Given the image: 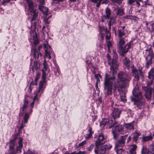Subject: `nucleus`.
<instances>
[{
  "label": "nucleus",
  "mask_w": 154,
  "mask_h": 154,
  "mask_svg": "<svg viewBox=\"0 0 154 154\" xmlns=\"http://www.w3.org/2000/svg\"><path fill=\"white\" fill-rule=\"evenodd\" d=\"M148 78L146 86H143L142 89L145 92L146 98L149 100L151 99L152 92H154V85H152V87L150 86L152 85L154 80V68H152L149 72Z\"/></svg>",
  "instance_id": "obj_1"
},
{
  "label": "nucleus",
  "mask_w": 154,
  "mask_h": 154,
  "mask_svg": "<svg viewBox=\"0 0 154 154\" xmlns=\"http://www.w3.org/2000/svg\"><path fill=\"white\" fill-rule=\"evenodd\" d=\"M114 78V88H116L121 87L124 88L126 84L129 82L131 79V76L128 74L122 71L118 73L117 80Z\"/></svg>",
  "instance_id": "obj_2"
},
{
  "label": "nucleus",
  "mask_w": 154,
  "mask_h": 154,
  "mask_svg": "<svg viewBox=\"0 0 154 154\" xmlns=\"http://www.w3.org/2000/svg\"><path fill=\"white\" fill-rule=\"evenodd\" d=\"M132 93L135 98L131 97V100L132 101L134 102V104L135 105V107H137L140 109H142L144 106L145 100L141 92L138 91V87L133 89Z\"/></svg>",
  "instance_id": "obj_3"
},
{
  "label": "nucleus",
  "mask_w": 154,
  "mask_h": 154,
  "mask_svg": "<svg viewBox=\"0 0 154 154\" xmlns=\"http://www.w3.org/2000/svg\"><path fill=\"white\" fill-rule=\"evenodd\" d=\"M114 77H109L107 74H105V79L104 82V89L107 95L112 94V85H114Z\"/></svg>",
  "instance_id": "obj_4"
},
{
  "label": "nucleus",
  "mask_w": 154,
  "mask_h": 154,
  "mask_svg": "<svg viewBox=\"0 0 154 154\" xmlns=\"http://www.w3.org/2000/svg\"><path fill=\"white\" fill-rule=\"evenodd\" d=\"M145 59L146 63L145 66L147 68L149 67L150 65L152 63V60L154 58V54L151 48L145 50Z\"/></svg>",
  "instance_id": "obj_5"
},
{
  "label": "nucleus",
  "mask_w": 154,
  "mask_h": 154,
  "mask_svg": "<svg viewBox=\"0 0 154 154\" xmlns=\"http://www.w3.org/2000/svg\"><path fill=\"white\" fill-rule=\"evenodd\" d=\"M107 57L108 59V63L110 66L111 71L112 74H114L118 69L119 66L117 60L114 58L111 60L110 56L108 54L107 55Z\"/></svg>",
  "instance_id": "obj_6"
},
{
  "label": "nucleus",
  "mask_w": 154,
  "mask_h": 154,
  "mask_svg": "<svg viewBox=\"0 0 154 154\" xmlns=\"http://www.w3.org/2000/svg\"><path fill=\"white\" fill-rule=\"evenodd\" d=\"M28 6V8L30 14L32 16V22L35 20L38 16V11L35 8L31 0H26Z\"/></svg>",
  "instance_id": "obj_7"
},
{
  "label": "nucleus",
  "mask_w": 154,
  "mask_h": 154,
  "mask_svg": "<svg viewBox=\"0 0 154 154\" xmlns=\"http://www.w3.org/2000/svg\"><path fill=\"white\" fill-rule=\"evenodd\" d=\"M132 73L133 76L135 80L137 81L139 80L140 77L142 79L143 78L144 75L142 71L141 70H138L136 68L133 66L131 69Z\"/></svg>",
  "instance_id": "obj_8"
},
{
  "label": "nucleus",
  "mask_w": 154,
  "mask_h": 154,
  "mask_svg": "<svg viewBox=\"0 0 154 154\" xmlns=\"http://www.w3.org/2000/svg\"><path fill=\"white\" fill-rule=\"evenodd\" d=\"M44 49L45 51L46 57H48L49 59H51L52 57L55 58V55L54 53L52 51L50 46L48 45L45 44Z\"/></svg>",
  "instance_id": "obj_9"
},
{
  "label": "nucleus",
  "mask_w": 154,
  "mask_h": 154,
  "mask_svg": "<svg viewBox=\"0 0 154 154\" xmlns=\"http://www.w3.org/2000/svg\"><path fill=\"white\" fill-rule=\"evenodd\" d=\"M131 46L130 43H127L124 47L122 46L118 47L119 52L120 54L124 56L125 54L127 53Z\"/></svg>",
  "instance_id": "obj_10"
},
{
  "label": "nucleus",
  "mask_w": 154,
  "mask_h": 154,
  "mask_svg": "<svg viewBox=\"0 0 154 154\" xmlns=\"http://www.w3.org/2000/svg\"><path fill=\"white\" fill-rule=\"evenodd\" d=\"M115 90H118L119 94L120 95V99L121 101L125 103L127 100L125 96V89L122 88L121 87L119 88H114Z\"/></svg>",
  "instance_id": "obj_11"
},
{
  "label": "nucleus",
  "mask_w": 154,
  "mask_h": 154,
  "mask_svg": "<svg viewBox=\"0 0 154 154\" xmlns=\"http://www.w3.org/2000/svg\"><path fill=\"white\" fill-rule=\"evenodd\" d=\"M128 135L121 136L119 140H118L115 144V148H118L123 146L125 144V141Z\"/></svg>",
  "instance_id": "obj_12"
},
{
  "label": "nucleus",
  "mask_w": 154,
  "mask_h": 154,
  "mask_svg": "<svg viewBox=\"0 0 154 154\" xmlns=\"http://www.w3.org/2000/svg\"><path fill=\"white\" fill-rule=\"evenodd\" d=\"M112 147V145L109 144L101 146L99 150H97V154H104L106 152V149H110Z\"/></svg>",
  "instance_id": "obj_13"
},
{
  "label": "nucleus",
  "mask_w": 154,
  "mask_h": 154,
  "mask_svg": "<svg viewBox=\"0 0 154 154\" xmlns=\"http://www.w3.org/2000/svg\"><path fill=\"white\" fill-rule=\"evenodd\" d=\"M105 142L103 134L101 132L99 134L98 139L97 140V147L98 146L103 145L105 143Z\"/></svg>",
  "instance_id": "obj_14"
},
{
  "label": "nucleus",
  "mask_w": 154,
  "mask_h": 154,
  "mask_svg": "<svg viewBox=\"0 0 154 154\" xmlns=\"http://www.w3.org/2000/svg\"><path fill=\"white\" fill-rule=\"evenodd\" d=\"M32 108H30L29 110L24 115L23 119L22 122H23L24 124H26L27 122L28 119L32 114Z\"/></svg>",
  "instance_id": "obj_15"
},
{
  "label": "nucleus",
  "mask_w": 154,
  "mask_h": 154,
  "mask_svg": "<svg viewBox=\"0 0 154 154\" xmlns=\"http://www.w3.org/2000/svg\"><path fill=\"white\" fill-rule=\"evenodd\" d=\"M125 28V26H123L122 27L119 28L118 30V37H122L123 36L125 35L126 30Z\"/></svg>",
  "instance_id": "obj_16"
},
{
  "label": "nucleus",
  "mask_w": 154,
  "mask_h": 154,
  "mask_svg": "<svg viewBox=\"0 0 154 154\" xmlns=\"http://www.w3.org/2000/svg\"><path fill=\"white\" fill-rule=\"evenodd\" d=\"M121 113V110L120 109L117 108H114L112 113V116L115 119L119 117Z\"/></svg>",
  "instance_id": "obj_17"
},
{
  "label": "nucleus",
  "mask_w": 154,
  "mask_h": 154,
  "mask_svg": "<svg viewBox=\"0 0 154 154\" xmlns=\"http://www.w3.org/2000/svg\"><path fill=\"white\" fill-rule=\"evenodd\" d=\"M38 9L46 16L48 15V8H47L45 7L42 5H40L39 6Z\"/></svg>",
  "instance_id": "obj_18"
},
{
  "label": "nucleus",
  "mask_w": 154,
  "mask_h": 154,
  "mask_svg": "<svg viewBox=\"0 0 154 154\" xmlns=\"http://www.w3.org/2000/svg\"><path fill=\"white\" fill-rule=\"evenodd\" d=\"M99 32L100 34V38L101 39H103L104 38L103 32L105 31L106 32V30H107L106 27L104 26H100L99 27Z\"/></svg>",
  "instance_id": "obj_19"
},
{
  "label": "nucleus",
  "mask_w": 154,
  "mask_h": 154,
  "mask_svg": "<svg viewBox=\"0 0 154 154\" xmlns=\"http://www.w3.org/2000/svg\"><path fill=\"white\" fill-rule=\"evenodd\" d=\"M22 139L21 138H20L19 139V140L18 141V146H17V148H16V151L15 150H12V151H15L16 153V152L17 151V152L19 153H20L21 152V149H22Z\"/></svg>",
  "instance_id": "obj_20"
},
{
  "label": "nucleus",
  "mask_w": 154,
  "mask_h": 154,
  "mask_svg": "<svg viewBox=\"0 0 154 154\" xmlns=\"http://www.w3.org/2000/svg\"><path fill=\"white\" fill-rule=\"evenodd\" d=\"M29 103V100L26 98H25L23 100V107L21 108L22 111L23 112L26 111L28 104Z\"/></svg>",
  "instance_id": "obj_21"
},
{
  "label": "nucleus",
  "mask_w": 154,
  "mask_h": 154,
  "mask_svg": "<svg viewBox=\"0 0 154 154\" xmlns=\"http://www.w3.org/2000/svg\"><path fill=\"white\" fill-rule=\"evenodd\" d=\"M133 123V122L130 123H125L124 126L127 130H133L134 129Z\"/></svg>",
  "instance_id": "obj_22"
},
{
  "label": "nucleus",
  "mask_w": 154,
  "mask_h": 154,
  "mask_svg": "<svg viewBox=\"0 0 154 154\" xmlns=\"http://www.w3.org/2000/svg\"><path fill=\"white\" fill-rule=\"evenodd\" d=\"M42 93L43 92H42L41 91H39V90L35 92L34 94V100H36L38 101Z\"/></svg>",
  "instance_id": "obj_23"
},
{
  "label": "nucleus",
  "mask_w": 154,
  "mask_h": 154,
  "mask_svg": "<svg viewBox=\"0 0 154 154\" xmlns=\"http://www.w3.org/2000/svg\"><path fill=\"white\" fill-rule=\"evenodd\" d=\"M40 66V64L39 62L37 61H35L34 63V65L32 66V69L33 72H35V69L36 70L38 69Z\"/></svg>",
  "instance_id": "obj_24"
},
{
  "label": "nucleus",
  "mask_w": 154,
  "mask_h": 154,
  "mask_svg": "<svg viewBox=\"0 0 154 154\" xmlns=\"http://www.w3.org/2000/svg\"><path fill=\"white\" fill-rule=\"evenodd\" d=\"M30 35L31 37V38H33L34 44L37 45L38 44V41L36 36H35L34 31L30 32Z\"/></svg>",
  "instance_id": "obj_25"
},
{
  "label": "nucleus",
  "mask_w": 154,
  "mask_h": 154,
  "mask_svg": "<svg viewBox=\"0 0 154 154\" xmlns=\"http://www.w3.org/2000/svg\"><path fill=\"white\" fill-rule=\"evenodd\" d=\"M109 122V120L107 119H104L102 120L100 122V126L103 127L105 126L108 124Z\"/></svg>",
  "instance_id": "obj_26"
},
{
  "label": "nucleus",
  "mask_w": 154,
  "mask_h": 154,
  "mask_svg": "<svg viewBox=\"0 0 154 154\" xmlns=\"http://www.w3.org/2000/svg\"><path fill=\"white\" fill-rule=\"evenodd\" d=\"M123 62L125 65L128 69H129L130 66V60L129 59L125 57L123 60Z\"/></svg>",
  "instance_id": "obj_27"
},
{
  "label": "nucleus",
  "mask_w": 154,
  "mask_h": 154,
  "mask_svg": "<svg viewBox=\"0 0 154 154\" xmlns=\"http://www.w3.org/2000/svg\"><path fill=\"white\" fill-rule=\"evenodd\" d=\"M89 133L86 134L85 136V138L86 140L89 139L90 138L93 134V132L92 131V129L91 128H90L88 130Z\"/></svg>",
  "instance_id": "obj_28"
},
{
  "label": "nucleus",
  "mask_w": 154,
  "mask_h": 154,
  "mask_svg": "<svg viewBox=\"0 0 154 154\" xmlns=\"http://www.w3.org/2000/svg\"><path fill=\"white\" fill-rule=\"evenodd\" d=\"M109 0H97V7H99L101 4H107Z\"/></svg>",
  "instance_id": "obj_29"
},
{
  "label": "nucleus",
  "mask_w": 154,
  "mask_h": 154,
  "mask_svg": "<svg viewBox=\"0 0 154 154\" xmlns=\"http://www.w3.org/2000/svg\"><path fill=\"white\" fill-rule=\"evenodd\" d=\"M33 55L34 57L35 58H37V60L38 59L39 56H42V54L40 52H38L37 50L35 49L33 50Z\"/></svg>",
  "instance_id": "obj_30"
},
{
  "label": "nucleus",
  "mask_w": 154,
  "mask_h": 154,
  "mask_svg": "<svg viewBox=\"0 0 154 154\" xmlns=\"http://www.w3.org/2000/svg\"><path fill=\"white\" fill-rule=\"evenodd\" d=\"M45 82H44L43 81H41L40 82L38 90L39 91H41L42 92H43L45 88L44 84Z\"/></svg>",
  "instance_id": "obj_31"
},
{
  "label": "nucleus",
  "mask_w": 154,
  "mask_h": 154,
  "mask_svg": "<svg viewBox=\"0 0 154 154\" xmlns=\"http://www.w3.org/2000/svg\"><path fill=\"white\" fill-rule=\"evenodd\" d=\"M55 66L54 68V74L57 76H58L60 74V70L59 69V66L55 63Z\"/></svg>",
  "instance_id": "obj_32"
},
{
  "label": "nucleus",
  "mask_w": 154,
  "mask_h": 154,
  "mask_svg": "<svg viewBox=\"0 0 154 154\" xmlns=\"http://www.w3.org/2000/svg\"><path fill=\"white\" fill-rule=\"evenodd\" d=\"M124 128L123 126L122 125H118L115 127V130L116 131L120 132L122 131Z\"/></svg>",
  "instance_id": "obj_33"
},
{
  "label": "nucleus",
  "mask_w": 154,
  "mask_h": 154,
  "mask_svg": "<svg viewBox=\"0 0 154 154\" xmlns=\"http://www.w3.org/2000/svg\"><path fill=\"white\" fill-rule=\"evenodd\" d=\"M119 38V43L118 44V47L122 46L125 44V38L123 37H118Z\"/></svg>",
  "instance_id": "obj_34"
},
{
  "label": "nucleus",
  "mask_w": 154,
  "mask_h": 154,
  "mask_svg": "<svg viewBox=\"0 0 154 154\" xmlns=\"http://www.w3.org/2000/svg\"><path fill=\"white\" fill-rule=\"evenodd\" d=\"M15 144V139H13V140H11L9 143V148L10 150H12L14 148Z\"/></svg>",
  "instance_id": "obj_35"
},
{
  "label": "nucleus",
  "mask_w": 154,
  "mask_h": 154,
  "mask_svg": "<svg viewBox=\"0 0 154 154\" xmlns=\"http://www.w3.org/2000/svg\"><path fill=\"white\" fill-rule=\"evenodd\" d=\"M140 135V134L137 132H136L133 134V137L134 141L136 142H137L139 138V137Z\"/></svg>",
  "instance_id": "obj_36"
},
{
  "label": "nucleus",
  "mask_w": 154,
  "mask_h": 154,
  "mask_svg": "<svg viewBox=\"0 0 154 154\" xmlns=\"http://www.w3.org/2000/svg\"><path fill=\"white\" fill-rule=\"evenodd\" d=\"M105 13L106 14L105 17L108 19L109 18L111 14L110 9L107 8L105 10Z\"/></svg>",
  "instance_id": "obj_37"
},
{
  "label": "nucleus",
  "mask_w": 154,
  "mask_h": 154,
  "mask_svg": "<svg viewBox=\"0 0 154 154\" xmlns=\"http://www.w3.org/2000/svg\"><path fill=\"white\" fill-rule=\"evenodd\" d=\"M124 13L123 9L120 8H118L116 14L117 15L122 16L124 14Z\"/></svg>",
  "instance_id": "obj_38"
},
{
  "label": "nucleus",
  "mask_w": 154,
  "mask_h": 154,
  "mask_svg": "<svg viewBox=\"0 0 154 154\" xmlns=\"http://www.w3.org/2000/svg\"><path fill=\"white\" fill-rule=\"evenodd\" d=\"M107 45L108 48V51L109 53H110L111 51V50L112 49V43L110 41H107Z\"/></svg>",
  "instance_id": "obj_39"
},
{
  "label": "nucleus",
  "mask_w": 154,
  "mask_h": 154,
  "mask_svg": "<svg viewBox=\"0 0 154 154\" xmlns=\"http://www.w3.org/2000/svg\"><path fill=\"white\" fill-rule=\"evenodd\" d=\"M141 152L142 154H149V151L146 147L143 146Z\"/></svg>",
  "instance_id": "obj_40"
},
{
  "label": "nucleus",
  "mask_w": 154,
  "mask_h": 154,
  "mask_svg": "<svg viewBox=\"0 0 154 154\" xmlns=\"http://www.w3.org/2000/svg\"><path fill=\"white\" fill-rule=\"evenodd\" d=\"M122 0H111V1L114 5H119L122 3Z\"/></svg>",
  "instance_id": "obj_41"
},
{
  "label": "nucleus",
  "mask_w": 154,
  "mask_h": 154,
  "mask_svg": "<svg viewBox=\"0 0 154 154\" xmlns=\"http://www.w3.org/2000/svg\"><path fill=\"white\" fill-rule=\"evenodd\" d=\"M152 137L151 136L144 137L142 138V140L144 141H147L151 140Z\"/></svg>",
  "instance_id": "obj_42"
},
{
  "label": "nucleus",
  "mask_w": 154,
  "mask_h": 154,
  "mask_svg": "<svg viewBox=\"0 0 154 154\" xmlns=\"http://www.w3.org/2000/svg\"><path fill=\"white\" fill-rule=\"evenodd\" d=\"M116 131L112 129V133L113 135V138L115 139H116L119 136V134Z\"/></svg>",
  "instance_id": "obj_43"
},
{
  "label": "nucleus",
  "mask_w": 154,
  "mask_h": 154,
  "mask_svg": "<svg viewBox=\"0 0 154 154\" xmlns=\"http://www.w3.org/2000/svg\"><path fill=\"white\" fill-rule=\"evenodd\" d=\"M116 152L117 154H125V152L124 149L120 148L116 150Z\"/></svg>",
  "instance_id": "obj_44"
},
{
  "label": "nucleus",
  "mask_w": 154,
  "mask_h": 154,
  "mask_svg": "<svg viewBox=\"0 0 154 154\" xmlns=\"http://www.w3.org/2000/svg\"><path fill=\"white\" fill-rule=\"evenodd\" d=\"M105 33L106 34V39L107 41L109 40L111 38V34L109 31L108 30H106Z\"/></svg>",
  "instance_id": "obj_45"
},
{
  "label": "nucleus",
  "mask_w": 154,
  "mask_h": 154,
  "mask_svg": "<svg viewBox=\"0 0 154 154\" xmlns=\"http://www.w3.org/2000/svg\"><path fill=\"white\" fill-rule=\"evenodd\" d=\"M137 148V146L136 145H133L132 146V147L129 150L130 153H132L136 152V149Z\"/></svg>",
  "instance_id": "obj_46"
},
{
  "label": "nucleus",
  "mask_w": 154,
  "mask_h": 154,
  "mask_svg": "<svg viewBox=\"0 0 154 154\" xmlns=\"http://www.w3.org/2000/svg\"><path fill=\"white\" fill-rule=\"evenodd\" d=\"M51 17V16H49L48 17H46L43 19V22L46 24H49L50 21L48 20L49 18Z\"/></svg>",
  "instance_id": "obj_47"
},
{
  "label": "nucleus",
  "mask_w": 154,
  "mask_h": 154,
  "mask_svg": "<svg viewBox=\"0 0 154 154\" xmlns=\"http://www.w3.org/2000/svg\"><path fill=\"white\" fill-rule=\"evenodd\" d=\"M96 69L95 67L94 66H92L91 67V70L93 74L94 75V77L95 78H96Z\"/></svg>",
  "instance_id": "obj_48"
},
{
  "label": "nucleus",
  "mask_w": 154,
  "mask_h": 154,
  "mask_svg": "<svg viewBox=\"0 0 154 154\" xmlns=\"http://www.w3.org/2000/svg\"><path fill=\"white\" fill-rule=\"evenodd\" d=\"M42 81H44V82H46V74L44 71V70L42 69Z\"/></svg>",
  "instance_id": "obj_49"
},
{
  "label": "nucleus",
  "mask_w": 154,
  "mask_h": 154,
  "mask_svg": "<svg viewBox=\"0 0 154 154\" xmlns=\"http://www.w3.org/2000/svg\"><path fill=\"white\" fill-rule=\"evenodd\" d=\"M135 3L134 0H127V4L128 5H133Z\"/></svg>",
  "instance_id": "obj_50"
},
{
  "label": "nucleus",
  "mask_w": 154,
  "mask_h": 154,
  "mask_svg": "<svg viewBox=\"0 0 154 154\" xmlns=\"http://www.w3.org/2000/svg\"><path fill=\"white\" fill-rule=\"evenodd\" d=\"M40 73H39V72L37 73L35 75V82H37L38 81V79L40 77Z\"/></svg>",
  "instance_id": "obj_51"
},
{
  "label": "nucleus",
  "mask_w": 154,
  "mask_h": 154,
  "mask_svg": "<svg viewBox=\"0 0 154 154\" xmlns=\"http://www.w3.org/2000/svg\"><path fill=\"white\" fill-rule=\"evenodd\" d=\"M109 123H110V125L109 126V128H110L112 127L115 124L114 122V121L112 120H111L109 121Z\"/></svg>",
  "instance_id": "obj_52"
},
{
  "label": "nucleus",
  "mask_w": 154,
  "mask_h": 154,
  "mask_svg": "<svg viewBox=\"0 0 154 154\" xmlns=\"http://www.w3.org/2000/svg\"><path fill=\"white\" fill-rule=\"evenodd\" d=\"M112 52L113 57H114V58L116 59V58L117 57V53H116V51L115 50H114V49H113L112 51Z\"/></svg>",
  "instance_id": "obj_53"
},
{
  "label": "nucleus",
  "mask_w": 154,
  "mask_h": 154,
  "mask_svg": "<svg viewBox=\"0 0 154 154\" xmlns=\"http://www.w3.org/2000/svg\"><path fill=\"white\" fill-rule=\"evenodd\" d=\"M110 20H109V22L112 23H114V22L115 21V18L113 16H110Z\"/></svg>",
  "instance_id": "obj_54"
},
{
  "label": "nucleus",
  "mask_w": 154,
  "mask_h": 154,
  "mask_svg": "<svg viewBox=\"0 0 154 154\" xmlns=\"http://www.w3.org/2000/svg\"><path fill=\"white\" fill-rule=\"evenodd\" d=\"M135 2H136L137 5V7H139L140 6V2H142V0H134Z\"/></svg>",
  "instance_id": "obj_55"
},
{
  "label": "nucleus",
  "mask_w": 154,
  "mask_h": 154,
  "mask_svg": "<svg viewBox=\"0 0 154 154\" xmlns=\"http://www.w3.org/2000/svg\"><path fill=\"white\" fill-rule=\"evenodd\" d=\"M44 68L46 70H47L48 69V65H47L46 63V61L45 60H44V62L43 63Z\"/></svg>",
  "instance_id": "obj_56"
},
{
  "label": "nucleus",
  "mask_w": 154,
  "mask_h": 154,
  "mask_svg": "<svg viewBox=\"0 0 154 154\" xmlns=\"http://www.w3.org/2000/svg\"><path fill=\"white\" fill-rule=\"evenodd\" d=\"M11 0H3L2 2V4L3 5H6V3H9L10 2Z\"/></svg>",
  "instance_id": "obj_57"
},
{
  "label": "nucleus",
  "mask_w": 154,
  "mask_h": 154,
  "mask_svg": "<svg viewBox=\"0 0 154 154\" xmlns=\"http://www.w3.org/2000/svg\"><path fill=\"white\" fill-rule=\"evenodd\" d=\"M145 5H152V3L151 2H149L148 0H146L144 2Z\"/></svg>",
  "instance_id": "obj_58"
},
{
  "label": "nucleus",
  "mask_w": 154,
  "mask_h": 154,
  "mask_svg": "<svg viewBox=\"0 0 154 154\" xmlns=\"http://www.w3.org/2000/svg\"><path fill=\"white\" fill-rule=\"evenodd\" d=\"M86 143V140L84 141L79 144V146H83L84 145H85Z\"/></svg>",
  "instance_id": "obj_59"
},
{
  "label": "nucleus",
  "mask_w": 154,
  "mask_h": 154,
  "mask_svg": "<svg viewBox=\"0 0 154 154\" xmlns=\"http://www.w3.org/2000/svg\"><path fill=\"white\" fill-rule=\"evenodd\" d=\"M94 146V145L93 144H91L90 147L88 148V150L90 151L92 150Z\"/></svg>",
  "instance_id": "obj_60"
},
{
  "label": "nucleus",
  "mask_w": 154,
  "mask_h": 154,
  "mask_svg": "<svg viewBox=\"0 0 154 154\" xmlns=\"http://www.w3.org/2000/svg\"><path fill=\"white\" fill-rule=\"evenodd\" d=\"M36 100H34V99H33L32 102L31 103V105H30L31 108H32H32L34 106V104L35 101Z\"/></svg>",
  "instance_id": "obj_61"
},
{
  "label": "nucleus",
  "mask_w": 154,
  "mask_h": 154,
  "mask_svg": "<svg viewBox=\"0 0 154 154\" xmlns=\"http://www.w3.org/2000/svg\"><path fill=\"white\" fill-rule=\"evenodd\" d=\"M24 123L22 122V123L20 124V126L19 128V129L20 130L22 129L25 126V125H24Z\"/></svg>",
  "instance_id": "obj_62"
},
{
  "label": "nucleus",
  "mask_w": 154,
  "mask_h": 154,
  "mask_svg": "<svg viewBox=\"0 0 154 154\" xmlns=\"http://www.w3.org/2000/svg\"><path fill=\"white\" fill-rule=\"evenodd\" d=\"M26 154H38L37 153H35V152L31 151H29L26 153Z\"/></svg>",
  "instance_id": "obj_63"
},
{
  "label": "nucleus",
  "mask_w": 154,
  "mask_h": 154,
  "mask_svg": "<svg viewBox=\"0 0 154 154\" xmlns=\"http://www.w3.org/2000/svg\"><path fill=\"white\" fill-rule=\"evenodd\" d=\"M151 31L152 32L154 31V23H152L151 25Z\"/></svg>",
  "instance_id": "obj_64"
}]
</instances>
